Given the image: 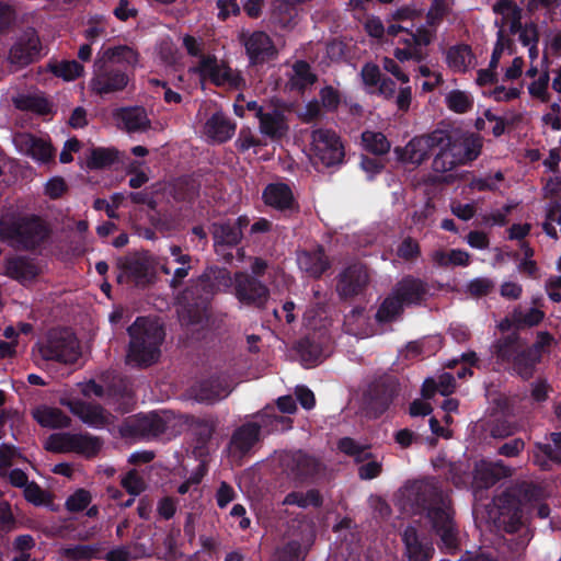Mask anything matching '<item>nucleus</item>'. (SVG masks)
<instances>
[{"label": "nucleus", "instance_id": "obj_1", "mask_svg": "<svg viewBox=\"0 0 561 561\" xmlns=\"http://www.w3.org/2000/svg\"><path fill=\"white\" fill-rule=\"evenodd\" d=\"M411 505L424 516L431 530L447 549L458 546V527L455 520L453 501L435 478L413 481L407 488Z\"/></svg>", "mask_w": 561, "mask_h": 561}, {"label": "nucleus", "instance_id": "obj_2", "mask_svg": "<svg viewBox=\"0 0 561 561\" xmlns=\"http://www.w3.org/2000/svg\"><path fill=\"white\" fill-rule=\"evenodd\" d=\"M129 344L126 363L137 368H148L158 363L165 331L157 320L137 317L127 328Z\"/></svg>", "mask_w": 561, "mask_h": 561}, {"label": "nucleus", "instance_id": "obj_3", "mask_svg": "<svg viewBox=\"0 0 561 561\" xmlns=\"http://www.w3.org/2000/svg\"><path fill=\"white\" fill-rule=\"evenodd\" d=\"M49 225L37 215H19L0 219V239L20 251H35L50 237Z\"/></svg>", "mask_w": 561, "mask_h": 561}, {"label": "nucleus", "instance_id": "obj_4", "mask_svg": "<svg viewBox=\"0 0 561 561\" xmlns=\"http://www.w3.org/2000/svg\"><path fill=\"white\" fill-rule=\"evenodd\" d=\"M536 495L537 488L533 483L522 482L496 496V527L507 534L517 533L523 526V504L530 502Z\"/></svg>", "mask_w": 561, "mask_h": 561}, {"label": "nucleus", "instance_id": "obj_5", "mask_svg": "<svg viewBox=\"0 0 561 561\" xmlns=\"http://www.w3.org/2000/svg\"><path fill=\"white\" fill-rule=\"evenodd\" d=\"M118 284H133L146 288L156 282L154 261L149 251H134L116 259Z\"/></svg>", "mask_w": 561, "mask_h": 561}, {"label": "nucleus", "instance_id": "obj_6", "mask_svg": "<svg viewBox=\"0 0 561 561\" xmlns=\"http://www.w3.org/2000/svg\"><path fill=\"white\" fill-rule=\"evenodd\" d=\"M401 390L400 382L392 375L376 378L363 397V409L368 417L378 419L386 413Z\"/></svg>", "mask_w": 561, "mask_h": 561}, {"label": "nucleus", "instance_id": "obj_7", "mask_svg": "<svg viewBox=\"0 0 561 561\" xmlns=\"http://www.w3.org/2000/svg\"><path fill=\"white\" fill-rule=\"evenodd\" d=\"M130 80L131 77L126 67L95 58L89 88L95 95L104 98L110 94L123 92Z\"/></svg>", "mask_w": 561, "mask_h": 561}, {"label": "nucleus", "instance_id": "obj_8", "mask_svg": "<svg viewBox=\"0 0 561 561\" xmlns=\"http://www.w3.org/2000/svg\"><path fill=\"white\" fill-rule=\"evenodd\" d=\"M103 442L90 433H55L46 443V449L53 453H76L85 458L98 456Z\"/></svg>", "mask_w": 561, "mask_h": 561}, {"label": "nucleus", "instance_id": "obj_9", "mask_svg": "<svg viewBox=\"0 0 561 561\" xmlns=\"http://www.w3.org/2000/svg\"><path fill=\"white\" fill-rule=\"evenodd\" d=\"M41 354L46 360L73 364L81 353L79 342L69 329H54L49 331Z\"/></svg>", "mask_w": 561, "mask_h": 561}, {"label": "nucleus", "instance_id": "obj_10", "mask_svg": "<svg viewBox=\"0 0 561 561\" xmlns=\"http://www.w3.org/2000/svg\"><path fill=\"white\" fill-rule=\"evenodd\" d=\"M239 42L244 47L250 67H262L278 57V49L264 31H242Z\"/></svg>", "mask_w": 561, "mask_h": 561}, {"label": "nucleus", "instance_id": "obj_11", "mask_svg": "<svg viewBox=\"0 0 561 561\" xmlns=\"http://www.w3.org/2000/svg\"><path fill=\"white\" fill-rule=\"evenodd\" d=\"M311 145L316 163L330 168L343 162L345 152L340 136L331 129L319 128L311 134Z\"/></svg>", "mask_w": 561, "mask_h": 561}, {"label": "nucleus", "instance_id": "obj_12", "mask_svg": "<svg viewBox=\"0 0 561 561\" xmlns=\"http://www.w3.org/2000/svg\"><path fill=\"white\" fill-rule=\"evenodd\" d=\"M233 294L241 305L256 309L265 308L271 296L267 285L247 272L234 274Z\"/></svg>", "mask_w": 561, "mask_h": 561}, {"label": "nucleus", "instance_id": "obj_13", "mask_svg": "<svg viewBox=\"0 0 561 561\" xmlns=\"http://www.w3.org/2000/svg\"><path fill=\"white\" fill-rule=\"evenodd\" d=\"M167 421L157 412L139 413L124 420L119 433L125 438L151 439L164 434Z\"/></svg>", "mask_w": 561, "mask_h": 561}, {"label": "nucleus", "instance_id": "obj_14", "mask_svg": "<svg viewBox=\"0 0 561 561\" xmlns=\"http://www.w3.org/2000/svg\"><path fill=\"white\" fill-rule=\"evenodd\" d=\"M337 449L354 459L358 467L360 480H373L382 472V463L375 459L369 445H362L352 437H342L337 442Z\"/></svg>", "mask_w": 561, "mask_h": 561}, {"label": "nucleus", "instance_id": "obj_15", "mask_svg": "<svg viewBox=\"0 0 561 561\" xmlns=\"http://www.w3.org/2000/svg\"><path fill=\"white\" fill-rule=\"evenodd\" d=\"M440 146H446L459 165H466L481 154L482 137L478 134L456 135L445 130V139Z\"/></svg>", "mask_w": 561, "mask_h": 561}, {"label": "nucleus", "instance_id": "obj_16", "mask_svg": "<svg viewBox=\"0 0 561 561\" xmlns=\"http://www.w3.org/2000/svg\"><path fill=\"white\" fill-rule=\"evenodd\" d=\"M42 43L35 28H26L14 42L9 51L12 65L26 67L41 58Z\"/></svg>", "mask_w": 561, "mask_h": 561}, {"label": "nucleus", "instance_id": "obj_17", "mask_svg": "<svg viewBox=\"0 0 561 561\" xmlns=\"http://www.w3.org/2000/svg\"><path fill=\"white\" fill-rule=\"evenodd\" d=\"M202 77H208L217 87L228 84L231 88H240L244 80L241 75L233 71L228 65H219L215 55L202 56L195 69Z\"/></svg>", "mask_w": 561, "mask_h": 561}, {"label": "nucleus", "instance_id": "obj_18", "mask_svg": "<svg viewBox=\"0 0 561 561\" xmlns=\"http://www.w3.org/2000/svg\"><path fill=\"white\" fill-rule=\"evenodd\" d=\"M445 139V130L435 129L434 131L412 138L404 147L402 161L420 165L430 158L436 146H440Z\"/></svg>", "mask_w": 561, "mask_h": 561}, {"label": "nucleus", "instance_id": "obj_19", "mask_svg": "<svg viewBox=\"0 0 561 561\" xmlns=\"http://www.w3.org/2000/svg\"><path fill=\"white\" fill-rule=\"evenodd\" d=\"M369 283V274L363 264H351L336 278V291L342 299L362 295Z\"/></svg>", "mask_w": 561, "mask_h": 561}, {"label": "nucleus", "instance_id": "obj_20", "mask_svg": "<svg viewBox=\"0 0 561 561\" xmlns=\"http://www.w3.org/2000/svg\"><path fill=\"white\" fill-rule=\"evenodd\" d=\"M260 442L259 426H256V423L248 421L232 432L228 449L233 458L242 459L250 455Z\"/></svg>", "mask_w": 561, "mask_h": 561}, {"label": "nucleus", "instance_id": "obj_21", "mask_svg": "<svg viewBox=\"0 0 561 561\" xmlns=\"http://www.w3.org/2000/svg\"><path fill=\"white\" fill-rule=\"evenodd\" d=\"M392 291L404 307L421 306L430 293V285L422 278L405 275L397 282Z\"/></svg>", "mask_w": 561, "mask_h": 561}, {"label": "nucleus", "instance_id": "obj_22", "mask_svg": "<svg viewBox=\"0 0 561 561\" xmlns=\"http://www.w3.org/2000/svg\"><path fill=\"white\" fill-rule=\"evenodd\" d=\"M13 142L21 153L41 163H48L54 158L55 150L50 142L31 133L15 134Z\"/></svg>", "mask_w": 561, "mask_h": 561}, {"label": "nucleus", "instance_id": "obj_23", "mask_svg": "<svg viewBox=\"0 0 561 561\" xmlns=\"http://www.w3.org/2000/svg\"><path fill=\"white\" fill-rule=\"evenodd\" d=\"M404 556L409 561H430L434 553L432 542L419 533L416 527L407 526L401 534Z\"/></svg>", "mask_w": 561, "mask_h": 561}, {"label": "nucleus", "instance_id": "obj_24", "mask_svg": "<svg viewBox=\"0 0 561 561\" xmlns=\"http://www.w3.org/2000/svg\"><path fill=\"white\" fill-rule=\"evenodd\" d=\"M522 337L517 331H513L508 334H502L496 337L490 345L491 359L494 360L500 367H507L517 352L523 346Z\"/></svg>", "mask_w": 561, "mask_h": 561}, {"label": "nucleus", "instance_id": "obj_25", "mask_svg": "<svg viewBox=\"0 0 561 561\" xmlns=\"http://www.w3.org/2000/svg\"><path fill=\"white\" fill-rule=\"evenodd\" d=\"M313 531L301 533L299 538H290L280 543L273 553L272 561H305L311 545Z\"/></svg>", "mask_w": 561, "mask_h": 561}, {"label": "nucleus", "instance_id": "obj_26", "mask_svg": "<svg viewBox=\"0 0 561 561\" xmlns=\"http://www.w3.org/2000/svg\"><path fill=\"white\" fill-rule=\"evenodd\" d=\"M60 403L91 427L101 428L107 424L105 410L100 404H92L80 399H61Z\"/></svg>", "mask_w": 561, "mask_h": 561}, {"label": "nucleus", "instance_id": "obj_27", "mask_svg": "<svg viewBox=\"0 0 561 561\" xmlns=\"http://www.w3.org/2000/svg\"><path fill=\"white\" fill-rule=\"evenodd\" d=\"M3 274L22 285L31 283L39 275V268L33 259L25 255L8 256L3 261Z\"/></svg>", "mask_w": 561, "mask_h": 561}, {"label": "nucleus", "instance_id": "obj_28", "mask_svg": "<svg viewBox=\"0 0 561 561\" xmlns=\"http://www.w3.org/2000/svg\"><path fill=\"white\" fill-rule=\"evenodd\" d=\"M254 421L259 426V435L262 438L265 435H270L276 432H284L293 427V420L288 416L278 415L275 412L274 407L266 405L262 410L252 414Z\"/></svg>", "mask_w": 561, "mask_h": 561}, {"label": "nucleus", "instance_id": "obj_29", "mask_svg": "<svg viewBox=\"0 0 561 561\" xmlns=\"http://www.w3.org/2000/svg\"><path fill=\"white\" fill-rule=\"evenodd\" d=\"M297 264L300 271L312 278H320L331 267L322 245H318L314 250L299 251Z\"/></svg>", "mask_w": 561, "mask_h": 561}, {"label": "nucleus", "instance_id": "obj_30", "mask_svg": "<svg viewBox=\"0 0 561 561\" xmlns=\"http://www.w3.org/2000/svg\"><path fill=\"white\" fill-rule=\"evenodd\" d=\"M260 133L272 140H279L288 133V124L283 111L268 106L259 119Z\"/></svg>", "mask_w": 561, "mask_h": 561}, {"label": "nucleus", "instance_id": "obj_31", "mask_svg": "<svg viewBox=\"0 0 561 561\" xmlns=\"http://www.w3.org/2000/svg\"><path fill=\"white\" fill-rule=\"evenodd\" d=\"M228 378L222 374H214L202 379L196 389V399L201 402L211 403L229 393Z\"/></svg>", "mask_w": 561, "mask_h": 561}, {"label": "nucleus", "instance_id": "obj_32", "mask_svg": "<svg viewBox=\"0 0 561 561\" xmlns=\"http://www.w3.org/2000/svg\"><path fill=\"white\" fill-rule=\"evenodd\" d=\"M114 118L128 133L146 131L151 127V122L142 106L121 107L115 111Z\"/></svg>", "mask_w": 561, "mask_h": 561}, {"label": "nucleus", "instance_id": "obj_33", "mask_svg": "<svg viewBox=\"0 0 561 561\" xmlns=\"http://www.w3.org/2000/svg\"><path fill=\"white\" fill-rule=\"evenodd\" d=\"M263 199L266 205L280 211L294 210L297 203L289 185L285 183L268 184L263 192Z\"/></svg>", "mask_w": 561, "mask_h": 561}, {"label": "nucleus", "instance_id": "obj_34", "mask_svg": "<svg viewBox=\"0 0 561 561\" xmlns=\"http://www.w3.org/2000/svg\"><path fill=\"white\" fill-rule=\"evenodd\" d=\"M287 466L300 481L317 477L322 469V463L316 457L302 450L293 453Z\"/></svg>", "mask_w": 561, "mask_h": 561}, {"label": "nucleus", "instance_id": "obj_35", "mask_svg": "<svg viewBox=\"0 0 561 561\" xmlns=\"http://www.w3.org/2000/svg\"><path fill=\"white\" fill-rule=\"evenodd\" d=\"M511 476V468L505 466L501 460L492 462V461H482L480 465L476 467L474 470V481L481 488H490L494 485L502 478H506Z\"/></svg>", "mask_w": 561, "mask_h": 561}, {"label": "nucleus", "instance_id": "obj_36", "mask_svg": "<svg viewBox=\"0 0 561 561\" xmlns=\"http://www.w3.org/2000/svg\"><path fill=\"white\" fill-rule=\"evenodd\" d=\"M191 426L196 440L193 454L196 457H202L207 453V445L216 431V421L211 416L195 417Z\"/></svg>", "mask_w": 561, "mask_h": 561}, {"label": "nucleus", "instance_id": "obj_37", "mask_svg": "<svg viewBox=\"0 0 561 561\" xmlns=\"http://www.w3.org/2000/svg\"><path fill=\"white\" fill-rule=\"evenodd\" d=\"M298 9L282 0H274L270 13V24L280 31H290L297 24Z\"/></svg>", "mask_w": 561, "mask_h": 561}, {"label": "nucleus", "instance_id": "obj_38", "mask_svg": "<svg viewBox=\"0 0 561 561\" xmlns=\"http://www.w3.org/2000/svg\"><path fill=\"white\" fill-rule=\"evenodd\" d=\"M210 232L214 239V247L216 251L219 248H234L237 247L243 237V233L239 231L238 227H232L230 220L221 222H213L210 226Z\"/></svg>", "mask_w": 561, "mask_h": 561}, {"label": "nucleus", "instance_id": "obj_39", "mask_svg": "<svg viewBox=\"0 0 561 561\" xmlns=\"http://www.w3.org/2000/svg\"><path fill=\"white\" fill-rule=\"evenodd\" d=\"M205 128L210 138L221 144L233 136L236 124L222 112H216L207 119Z\"/></svg>", "mask_w": 561, "mask_h": 561}, {"label": "nucleus", "instance_id": "obj_40", "mask_svg": "<svg viewBox=\"0 0 561 561\" xmlns=\"http://www.w3.org/2000/svg\"><path fill=\"white\" fill-rule=\"evenodd\" d=\"M96 59L134 68L139 61V54L130 46L118 45L103 49L98 54Z\"/></svg>", "mask_w": 561, "mask_h": 561}, {"label": "nucleus", "instance_id": "obj_41", "mask_svg": "<svg viewBox=\"0 0 561 561\" xmlns=\"http://www.w3.org/2000/svg\"><path fill=\"white\" fill-rule=\"evenodd\" d=\"M199 280L205 288H208V291L216 293L230 288L234 283V277H231V273L226 267L209 266L199 277Z\"/></svg>", "mask_w": 561, "mask_h": 561}, {"label": "nucleus", "instance_id": "obj_42", "mask_svg": "<svg viewBox=\"0 0 561 561\" xmlns=\"http://www.w3.org/2000/svg\"><path fill=\"white\" fill-rule=\"evenodd\" d=\"M539 363L540 360L537 359L533 353L523 345L514 357V360H512L506 368L512 370L523 380L527 381L534 377L536 367Z\"/></svg>", "mask_w": 561, "mask_h": 561}, {"label": "nucleus", "instance_id": "obj_43", "mask_svg": "<svg viewBox=\"0 0 561 561\" xmlns=\"http://www.w3.org/2000/svg\"><path fill=\"white\" fill-rule=\"evenodd\" d=\"M33 416L41 426L47 428H67L71 425V419L58 408H38Z\"/></svg>", "mask_w": 561, "mask_h": 561}, {"label": "nucleus", "instance_id": "obj_44", "mask_svg": "<svg viewBox=\"0 0 561 561\" xmlns=\"http://www.w3.org/2000/svg\"><path fill=\"white\" fill-rule=\"evenodd\" d=\"M296 352L306 368L319 365L323 358L321 343L310 336H305L297 342Z\"/></svg>", "mask_w": 561, "mask_h": 561}, {"label": "nucleus", "instance_id": "obj_45", "mask_svg": "<svg viewBox=\"0 0 561 561\" xmlns=\"http://www.w3.org/2000/svg\"><path fill=\"white\" fill-rule=\"evenodd\" d=\"M553 445L536 443V462L546 469L547 460L561 465V432L550 434Z\"/></svg>", "mask_w": 561, "mask_h": 561}, {"label": "nucleus", "instance_id": "obj_46", "mask_svg": "<svg viewBox=\"0 0 561 561\" xmlns=\"http://www.w3.org/2000/svg\"><path fill=\"white\" fill-rule=\"evenodd\" d=\"M474 58L472 49L467 44H458L448 48L446 62L449 68L457 72H466L469 64Z\"/></svg>", "mask_w": 561, "mask_h": 561}, {"label": "nucleus", "instance_id": "obj_47", "mask_svg": "<svg viewBox=\"0 0 561 561\" xmlns=\"http://www.w3.org/2000/svg\"><path fill=\"white\" fill-rule=\"evenodd\" d=\"M404 305L400 301L398 296L391 293L380 304L375 319L378 323L385 324L397 320L403 313Z\"/></svg>", "mask_w": 561, "mask_h": 561}, {"label": "nucleus", "instance_id": "obj_48", "mask_svg": "<svg viewBox=\"0 0 561 561\" xmlns=\"http://www.w3.org/2000/svg\"><path fill=\"white\" fill-rule=\"evenodd\" d=\"M283 503L286 505H296L301 508H307L308 506L319 508L323 504V497L317 489H310L306 493L291 491L285 496Z\"/></svg>", "mask_w": 561, "mask_h": 561}, {"label": "nucleus", "instance_id": "obj_49", "mask_svg": "<svg viewBox=\"0 0 561 561\" xmlns=\"http://www.w3.org/2000/svg\"><path fill=\"white\" fill-rule=\"evenodd\" d=\"M118 160V151L114 148L96 147L91 149L87 159L90 170H101L113 165Z\"/></svg>", "mask_w": 561, "mask_h": 561}, {"label": "nucleus", "instance_id": "obj_50", "mask_svg": "<svg viewBox=\"0 0 561 561\" xmlns=\"http://www.w3.org/2000/svg\"><path fill=\"white\" fill-rule=\"evenodd\" d=\"M199 183L192 178H182L173 186L176 202L193 203L199 195Z\"/></svg>", "mask_w": 561, "mask_h": 561}, {"label": "nucleus", "instance_id": "obj_51", "mask_svg": "<svg viewBox=\"0 0 561 561\" xmlns=\"http://www.w3.org/2000/svg\"><path fill=\"white\" fill-rule=\"evenodd\" d=\"M433 261L442 267L453 266H468L470 263V255L468 252L460 249H453L449 252L437 250L433 254Z\"/></svg>", "mask_w": 561, "mask_h": 561}, {"label": "nucleus", "instance_id": "obj_52", "mask_svg": "<svg viewBox=\"0 0 561 561\" xmlns=\"http://www.w3.org/2000/svg\"><path fill=\"white\" fill-rule=\"evenodd\" d=\"M49 71L66 81H72L81 77L84 68L77 60H62L48 64Z\"/></svg>", "mask_w": 561, "mask_h": 561}, {"label": "nucleus", "instance_id": "obj_53", "mask_svg": "<svg viewBox=\"0 0 561 561\" xmlns=\"http://www.w3.org/2000/svg\"><path fill=\"white\" fill-rule=\"evenodd\" d=\"M362 141L365 149L375 156L386 154L390 150V141L380 131H364L362 134Z\"/></svg>", "mask_w": 561, "mask_h": 561}, {"label": "nucleus", "instance_id": "obj_54", "mask_svg": "<svg viewBox=\"0 0 561 561\" xmlns=\"http://www.w3.org/2000/svg\"><path fill=\"white\" fill-rule=\"evenodd\" d=\"M518 424L505 416L495 417L488 422V432L492 438L506 439L518 432Z\"/></svg>", "mask_w": 561, "mask_h": 561}, {"label": "nucleus", "instance_id": "obj_55", "mask_svg": "<svg viewBox=\"0 0 561 561\" xmlns=\"http://www.w3.org/2000/svg\"><path fill=\"white\" fill-rule=\"evenodd\" d=\"M294 78L291 79L293 85L299 90L312 85L317 81V76L311 71L310 65L306 60H297L294 66Z\"/></svg>", "mask_w": 561, "mask_h": 561}, {"label": "nucleus", "instance_id": "obj_56", "mask_svg": "<svg viewBox=\"0 0 561 561\" xmlns=\"http://www.w3.org/2000/svg\"><path fill=\"white\" fill-rule=\"evenodd\" d=\"M15 106L22 111H30L38 115H47L51 112L49 101L44 96L26 95L16 100Z\"/></svg>", "mask_w": 561, "mask_h": 561}, {"label": "nucleus", "instance_id": "obj_57", "mask_svg": "<svg viewBox=\"0 0 561 561\" xmlns=\"http://www.w3.org/2000/svg\"><path fill=\"white\" fill-rule=\"evenodd\" d=\"M61 554L69 560L101 559L100 548L92 545H76L61 549Z\"/></svg>", "mask_w": 561, "mask_h": 561}, {"label": "nucleus", "instance_id": "obj_58", "mask_svg": "<svg viewBox=\"0 0 561 561\" xmlns=\"http://www.w3.org/2000/svg\"><path fill=\"white\" fill-rule=\"evenodd\" d=\"M446 104L450 111L465 114L473 107V100L461 90H453L446 96Z\"/></svg>", "mask_w": 561, "mask_h": 561}, {"label": "nucleus", "instance_id": "obj_59", "mask_svg": "<svg viewBox=\"0 0 561 561\" xmlns=\"http://www.w3.org/2000/svg\"><path fill=\"white\" fill-rule=\"evenodd\" d=\"M514 317L516 330H520L538 325L543 320L545 313L537 308H530L527 311L516 308L514 309Z\"/></svg>", "mask_w": 561, "mask_h": 561}, {"label": "nucleus", "instance_id": "obj_60", "mask_svg": "<svg viewBox=\"0 0 561 561\" xmlns=\"http://www.w3.org/2000/svg\"><path fill=\"white\" fill-rule=\"evenodd\" d=\"M450 8L447 0H432L426 13V26L436 28L449 14Z\"/></svg>", "mask_w": 561, "mask_h": 561}, {"label": "nucleus", "instance_id": "obj_61", "mask_svg": "<svg viewBox=\"0 0 561 561\" xmlns=\"http://www.w3.org/2000/svg\"><path fill=\"white\" fill-rule=\"evenodd\" d=\"M439 151L435 154L432 168L435 172L445 173L454 170L459 163L446 146H436Z\"/></svg>", "mask_w": 561, "mask_h": 561}, {"label": "nucleus", "instance_id": "obj_62", "mask_svg": "<svg viewBox=\"0 0 561 561\" xmlns=\"http://www.w3.org/2000/svg\"><path fill=\"white\" fill-rule=\"evenodd\" d=\"M397 255L408 262L415 261L421 255V247L412 237H405L397 248Z\"/></svg>", "mask_w": 561, "mask_h": 561}, {"label": "nucleus", "instance_id": "obj_63", "mask_svg": "<svg viewBox=\"0 0 561 561\" xmlns=\"http://www.w3.org/2000/svg\"><path fill=\"white\" fill-rule=\"evenodd\" d=\"M91 494L84 489L73 492L66 501V508L72 513H79L85 510L91 503Z\"/></svg>", "mask_w": 561, "mask_h": 561}, {"label": "nucleus", "instance_id": "obj_64", "mask_svg": "<svg viewBox=\"0 0 561 561\" xmlns=\"http://www.w3.org/2000/svg\"><path fill=\"white\" fill-rule=\"evenodd\" d=\"M322 106L328 112H334L337 110L341 103V94L332 85H325L319 92Z\"/></svg>", "mask_w": 561, "mask_h": 561}]
</instances>
